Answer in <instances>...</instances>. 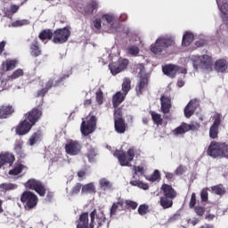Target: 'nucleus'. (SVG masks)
<instances>
[{
    "mask_svg": "<svg viewBox=\"0 0 228 228\" xmlns=\"http://www.w3.org/2000/svg\"><path fill=\"white\" fill-rule=\"evenodd\" d=\"M81 191V183H77L70 191V195H77Z\"/></svg>",
    "mask_w": 228,
    "mask_h": 228,
    "instance_id": "nucleus-54",
    "label": "nucleus"
},
{
    "mask_svg": "<svg viewBox=\"0 0 228 228\" xmlns=\"http://www.w3.org/2000/svg\"><path fill=\"white\" fill-rule=\"evenodd\" d=\"M127 65H129V61L127 59H119L118 63L112 62L109 67L112 76H117V74H120L122 70H125V69L127 68Z\"/></svg>",
    "mask_w": 228,
    "mask_h": 228,
    "instance_id": "nucleus-11",
    "label": "nucleus"
},
{
    "mask_svg": "<svg viewBox=\"0 0 228 228\" xmlns=\"http://www.w3.org/2000/svg\"><path fill=\"white\" fill-rule=\"evenodd\" d=\"M102 20L107 22V24H111L115 21V15L113 13H106L102 16Z\"/></svg>",
    "mask_w": 228,
    "mask_h": 228,
    "instance_id": "nucleus-47",
    "label": "nucleus"
},
{
    "mask_svg": "<svg viewBox=\"0 0 228 228\" xmlns=\"http://www.w3.org/2000/svg\"><path fill=\"white\" fill-rule=\"evenodd\" d=\"M228 69V62L225 59H219L215 63V70L224 73Z\"/></svg>",
    "mask_w": 228,
    "mask_h": 228,
    "instance_id": "nucleus-26",
    "label": "nucleus"
},
{
    "mask_svg": "<svg viewBox=\"0 0 228 228\" xmlns=\"http://www.w3.org/2000/svg\"><path fill=\"white\" fill-rule=\"evenodd\" d=\"M53 31H51V30H43L39 34V38L43 42H44V40H51V38H53Z\"/></svg>",
    "mask_w": 228,
    "mask_h": 228,
    "instance_id": "nucleus-41",
    "label": "nucleus"
},
{
    "mask_svg": "<svg viewBox=\"0 0 228 228\" xmlns=\"http://www.w3.org/2000/svg\"><path fill=\"white\" fill-rule=\"evenodd\" d=\"M195 45L197 47H204V45H206V41L204 39H199L195 42Z\"/></svg>",
    "mask_w": 228,
    "mask_h": 228,
    "instance_id": "nucleus-64",
    "label": "nucleus"
},
{
    "mask_svg": "<svg viewBox=\"0 0 228 228\" xmlns=\"http://www.w3.org/2000/svg\"><path fill=\"white\" fill-rule=\"evenodd\" d=\"M81 192L85 195L96 193L95 185L94 184V183H87L82 187Z\"/></svg>",
    "mask_w": 228,
    "mask_h": 228,
    "instance_id": "nucleus-34",
    "label": "nucleus"
},
{
    "mask_svg": "<svg viewBox=\"0 0 228 228\" xmlns=\"http://www.w3.org/2000/svg\"><path fill=\"white\" fill-rule=\"evenodd\" d=\"M125 204H126L128 208H131V209H136V208H138V203L133 200H127L125 201Z\"/></svg>",
    "mask_w": 228,
    "mask_h": 228,
    "instance_id": "nucleus-56",
    "label": "nucleus"
},
{
    "mask_svg": "<svg viewBox=\"0 0 228 228\" xmlns=\"http://www.w3.org/2000/svg\"><path fill=\"white\" fill-rule=\"evenodd\" d=\"M97 156V151H95V149L91 148L87 152V158L90 161V163H94L95 161L94 158Z\"/></svg>",
    "mask_w": 228,
    "mask_h": 228,
    "instance_id": "nucleus-49",
    "label": "nucleus"
},
{
    "mask_svg": "<svg viewBox=\"0 0 228 228\" xmlns=\"http://www.w3.org/2000/svg\"><path fill=\"white\" fill-rule=\"evenodd\" d=\"M159 205L163 209H170L174 206V199L162 196L160 197Z\"/></svg>",
    "mask_w": 228,
    "mask_h": 228,
    "instance_id": "nucleus-31",
    "label": "nucleus"
},
{
    "mask_svg": "<svg viewBox=\"0 0 228 228\" xmlns=\"http://www.w3.org/2000/svg\"><path fill=\"white\" fill-rule=\"evenodd\" d=\"M70 37V30L67 28L57 29L53 32V44H65Z\"/></svg>",
    "mask_w": 228,
    "mask_h": 228,
    "instance_id": "nucleus-9",
    "label": "nucleus"
},
{
    "mask_svg": "<svg viewBox=\"0 0 228 228\" xmlns=\"http://www.w3.org/2000/svg\"><path fill=\"white\" fill-rule=\"evenodd\" d=\"M42 117V110L34 108L28 111L26 115L25 120L21 121L16 127V134L20 136L28 134L31 131V127L38 122V119Z\"/></svg>",
    "mask_w": 228,
    "mask_h": 228,
    "instance_id": "nucleus-3",
    "label": "nucleus"
},
{
    "mask_svg": "<svg viewBox=\"0 0 228 228\" xmlns=\"http://www.w3.org/2000/svg\"><path fill=\"white\" fill-rule=\"evenodd\" d=\"M195 204H197V196L195 195V192L191 194V200L189 203L190 208H194Z\"/></svg>",
    "mask_w": 228,
    "mask_h": 228,
    "instance_id": "nucleus-58",
    "label": "nucleus"
},
{
    "mask_svg": "<svg viewBox=\"0 0 228 228\" xmlns=\"http://www.w3.org/2000/svg\"><path fill=\"white\" fill-rule=\"evenodd\" d=\"M112 58L113 57L111 56V52L106 50L102 54V56L101 57V59L99 60V61L100 63H102V65H106L110 63V61H111Z\"/></svg>",
    "mask_w": 228,
    "mask_h": 228,
    "instance_id": "nucleus-35",
    "label": "nucleus"
},
{
    "mask_svg": "<svg viewBox=\"0 0 228 228\" xmlns=\"http://www.w3.org/2000/svg\"><path fill=\"white\" fill-rule=\"evenodd\" d=\"M104 97L102 96V91L99 90L96 92V102L98 104H102Z\"/></svg>",
    "mask_w": 228,
    "mask_h": 228,
    "instance_id": "nucleus-55",
    "label": "nucleus"
},
{
    "mask_svg": "<svg viewBox=\"0 0 228 228\" xmlns=\"http://www.w3.org/2000/svg\"><path fill=\"white\" fill-rule=\"evenodd\" d=\"M17 65H19V61L9 59L2 63V70H4V72H9L10 70H13Z\"/></svg>",
    "mask_w": 228,
    "mask_h": 228,
    "instance_id": "nucleus-25",
    "label": "nucleus"
},
{
    "mask_svg": "<svg viewBox=\"0 0 228 228\" xmlns=\"http://www.w3.org/2000/svg\"><path fill=\"white\" fill-rule=\"evenodd\" d=\"M186 167L180 166L176 168V170L175 171V173L176 174V175H183V172H185Z\"/></svg>",
    "mask_w": 228,
    "mask_h": 228,
    "instance_id": "nucleus-60",
    "label": "nucleus"
},
{
    "mask_svg": "<svg viewBox=\"0 0 228 228\" xmlns=\"http://www.w3.org/2000/svg\"><path fill=\"white\" fill-rule=\"evenodd\" d=\"M15 161V156L10 152L0 154V168L2 167H12Z\"/></svg>",
    "mask_w": 228,
    "mask_h": 228,
    "instance_id": "nucleus-16",
    "label": "nucleus"
},
{
    "mask_svg": "<svg viewBox=\"0 0 228 228\" xmlns=\"http://www.w3.org/2000/svg\"><path fill=\"white\" fill-rule=\"evenodd\" d=\"M181 76H180V78L178 79L177 81V86L179 88H183V86H184V77H183V73H180Z\"/></svg>",
    "mask_w": 228,
    "mask_h": 228,
    "instance_id": "nucleus-62",
    "label": "nucleus"
},
{
    "mask_svg": "<svg viewBox=\"0 0 228 228\" xmlns=\"http://www.w3.org/2000/svg\"><path fill=\"white\" fill-rule=\"evenodd\" d=\"M15 110L12 106L10 105H3L0 106V118H8L12 113Z\"/></svg>",
    "mask_w": 228,
    "mask_h": 228,
    "instance_id": "nucleus-27",
    "label": "nucleus"
},
{
    "mask_svg": "<svg viewBox=\"0 0 228 228\" xmlns=\"http://www.w3.org/2000/svg\"><path fill=\"white\" fill-rule=\"evenodd\" d=\"M152 120L156 126H162L163 125V118H161V114H159L158 112L152 111L151 113Z\"/></svg>",
    "mask_w": 228,
    "mask_h": 228,
    "instance_id": "nucleus-40",
    "label": "nucleus"
},
{
    "mask_svg": "<svg viewBox=\"0 0 228 228\" xmlns=\"http://www.w3.org/2000/svg\"><path fill=\"white\" fill-rule=\"evenodd\" d=\"M20 200L26 211L35 209L38 204V197H37V195L31 191H24L21 194Z\"/></svg>",
    "mask_w": 228,
    "mask_h": 228,
    "instance_id": "nucleus-5",
    "label": "nucleus"
},
{
    "mask_svg": "<svg viewBox=\"0 0 228 228\" xmlns=\"http://www.w3.org/2000/svg\"><path fill=\"white\" fill-rule=\"evenodd\" d=\"M195 38V36H193V33L186 31L183 35L182 38V45L183 47H188L191 42H193Z\"/></svg>",
    "mask_w": 228,
    "mask_h": 228,
    "instance_id": "nucleus-29",
    "label": "nucleus"
},
{
    "mask_svg": "<svg viewBox=\"0 0 228 228\" xmlns=\"http://www.w3.org/2000/svg\"><path fill=\"white\" fill-rule=\"evenodd\" d=\"M139 74L138 76L140 77V81L135 88L137 94L140 95L142 92L145 89V86H147V78L143 77V66H139Z\"/></svg>",
    "mask_w": 228,
    "mask_h": 228,
    "instance_id": "nucleus-17",
    "label": "nucleus"
},
{
    "mask_svg": "<svg viewBox=\"0 0 228 228\" xmlns=\"http://www.w3.org/2000/svg\"><path fill=\"white\" fill-rule=\"evenodd\" d=\"M114 127L115 131H117L119 134H123L126 133V122L122 118V114L120 110H115L114 112Z\"/></svg>",
    "mask_w": 228,
    "mask_h": 228,
    "instance_id": "nucleus-12",
    "label": "nucleus"
},
{
    "mask_svg": "<svg viewBox=\"0 0 228 228\" xmlns=\"http://www.w3.org/2000/svg\"><path fill=\"white\" fill-rule=\"evenodd\" d=\"M175 47H177L175 36L164 35L159 37L154 44L150 45V51L156 56H167L171 54Z\"/></svg>",
    "mask_w": 228,
    "mask_h": 228,
    "instance_id": "nucleus-1",
    "label": "nucleus"
},
{
    "mask_svg": "<svg viewBox=\"0 0 228 228\" xmlns=\"http://www.w3.org/2000/svg\"><path fill=\"white\" fill-rule=\"evenodd\" d=\"M97 127V118L95 116H91L87 121L83 120L80 131L84 136H88V134H92L95 128Z\"/></svg>",
    "mask_w": 228,
    "mask_h": 228,
    "instance_id": "nucleus-7",
    "label": "nucleus"
},
{
    "mask_svg": "<svg viewBox=\"0 0 228 228\" xmlns=\"http://www.w3.org/2000/svg\"><path fill=\"white\" fill-rule=\"evenodd\" d=\"M159 177H160L159 171L155 170L151 176H148L147 179H148V181L154 183V182L158 181L159 179Z\"/></svg>",
    "mask_w": 228,
    "mask_h": 228,
    "instance_id": "nucleus-51",
    "label": "nucleus"
},
{
    "mask_svg": "<svg viewBox=\"0 0 228 228\" xmlns=\"http://www.w3.org/2000/svg\"><path fill=\"white\" fill-rule=\"evenodd\" d=\"M129 90H131V80L129 78H125L122 84V92L127 95Z\"/></svg>",
    "mask_w": 228,
    "mask_h": 228,
    "instance_id": "nucleus-44",
    "label": "nucleus"
},
{
    "mask_svg": "<svg viewBox=\"0 0 228 228\" xmlns=\"http://www.w3.org/2000/svg\"><path fill=\"white\" fill-rule=\"evenodd\" d=\"M126 54L136 57L138 54H140V48L136 45H129L126 48Z\"/></svg>",
    "mask_w": 228,
    "mask_h": 228,
    "instance_id": "nucleus-37",
    "label": "nucleus"
},
{
    "mask_svg": "<svg viewBox=\"0 0 228 228\" xmlns=\"http://www.w3.org/2000/svg\"><path fill=\"white\" fill-rule=\"evenodd\" d=\"M200 198L203 202H207L208 200V189H203L200 192Z\"/></svg>",
    "mask_w": 228,
    "mask_h": 228,
    "instance_id": "nucleus-59",
    "label": "nucleus"
},
{
    "mask_svg": "<svg viewBox=\"0 0 228 228\" xmlns=\"http://www.w3.org/2000/svg\"><path fill=\"white\" fill-rule=\"evenodd\" d=\"M195 213H196L199 216H202V215H204V208H202V207H196V208H195Z\"/></svg>",
    "mask_w": 228,
    "mask_h": 228,
    "instance_id": "nucleus-63",
    "label": "nucleus"
},
{
    "mask_svg": "<svg viewBox=\"0 0 228 228\" xmlns=\"http://www.w3.org/2000/svg\"><path fill=\"white\" fill-rule=\"evenodd\" d=\"M17 188H19L17 183H5L0 184V190L2 191H12V190H17Z\"/></svg>",
    "mask_w": 228,
    "mask_h": 228,
    "instance_id": "nucleus-36",
    "label": "nucleus"
},
{
    "mask_svg": "<svg viewBox=\"0 0 228 228\" xmlns=\"http://www.w3.org/2000/svg\"><path fill=\"white\" fill-rule=\"evenodd\" d=\"M207 153L211 158H220L221 153V142H211Z\"/></svg>",
    "mask_w": 228,
    "mask_h": 228,
    "instance_id": "nucleus-15",
    "label": "nucleus"
},
{
    "mask_svg": "<svg viewBox=\"0 0 228 228\" xmlns=\"http://www.w3.org/2000/svg\"><path fill=\"white\" fill-rule=\"evenodd\" d=\"M113 156L118 159L121 167H131V161L134 159L135 151L133 149H129L127 152L116 151Z\"/></svg>",
    "mask_w": 228,
    "mask_h": 228,
    "instance_id": "nucleus-6",
    "label": "nucleus"
},
{
    "mask_svg": "<svg viewBox=\"0 0 228 228\" xmlns=\"http://www.w3.org/2000/svg\"><path fill=\"white\" fill-rule=\"evenodd\" d=\"M81 142L77 141H69L65 145V151L69 156H77L81 153Z\"/></svg>",
    "mask_w": 228,
    "mask_h": 228,
    "instance_id": "nucleus-13",
    "label": "nucleus"
},
{
    "mask_svg": "<svg viewBox=\"0 0 228 228\" xmlns=\"http://www.w3.org/2000/svg\"><path fill=\"white\" fill-rule=\"evenodd\" d=\"M124 204L125 201L122 199H118V201L114 202L110 210V217L115 216L118 211H124V209H126Z\"/></svg>",
    "mask_w": 228,
    "mask_h": 228,
    "instance_id": "nucleus-19",
    "label": "nucleus"
},
{
    "mask_svg": "<svg viewBox=\"0 0 228 228\" xmlns=\"http://www.w3.org/2000/svg\"><path fill=\"white\" fill-rule=\"evenodd\" d=\"M30 54L31 56H35V58L40 56L42 54V50L38 45V41L34 40L30 45Z\"/></svg>",
    "mask_w": 228,
    "mask_h": 228,
    "instance_id": "nucleus-32",
    "label": "nucleus"
},
{
    "mask_svg": "<svg viewBox=\"0 0 228 228\" xmlns=\"http://www.w3.org/2000/svg\"><path fill=\"white\" fill-rule=\"evenodd\" d=\"M190 129H191V126L190 125L183 123L180 126L176 127L173 131V134H175V136H179L181 134H184V133H188Z\"/></svg>",
    "mask_w": 228,
    "mask_h": 228,
    "instance_id": "nucleus-30",
    "label": "nucleus"
},
{
    "mask_svg": "<svg viewBox=\"0 0 228 228\" xmlns=\"http://www.w3.org/2000/svg\"><path fill=\"white\" fill-rule=\"evenodd\" d=\"M95 29H101L102 28V20L101 18H96L93 20Z\"/></svg>",
    "mask_w": 228,
    "mask_h": 228,
    "instance_id": "nucleus-52",
    "label": "nucleus"
},
{
    "mask_svg": "<svg viewBox=\"0 0 228 228\" xmlns=\"http://www.w3.org/2000/svg\"><path fill=\"white\" fill-rule=\"evenodd\" d=\"M24 186L28 190H35L40 197L45 196V187L41 183L40 181L37 179H29L27 183H24Z\"/></svg>",
    "mask_w": 228,
    "mask_h": 228,
    "instance_id": "nucleus-10",
    "label": "nucleus"
},
{
    "mask_svg": "<svg viewBox=\"0 0 228 228\" xmlns=\"http://www.w3.org/2000/svg\"><path fill=\"white\" fill-rule=\"evenodd\" d=\"M126 95L127 94H126L125 93H122V92L116 93L112 98V102H113L114 108H118V106H120V104H122V102H124V99H126Z\"/></svg>",
    "mask_w": 228,
    "mask_h": 228,
    "instance_id": "nucleus-28",
    "label": "nucleus"
},
{
    "mask_svg": "<svg viewBox=\"0 0 228 228\" xmlns=\"http://www.w3.org/2000/svg\"><path fill=\"white\" fill-rule=\"evenodd\" d=\"M130 184H132V186H137V188H140L141 190H149V184L141 181H132L130 182Z\"/></svg>",
    "mask_w": 228,
    "mask_h": 228,
    "instance_id": "nucleus-46",
    "label": "nucleus"
},
{
    "mask_svg": "<svg viewBox=\"0 0 228 228\" xmlns=\"http://www.w3.org/2000/svg\"><path fill=\"white\" fill-rule=\"evenodd\" d=\"M24 170V166L22 164L17 165L15 167L9 171V175H19Z\"/></svg>",
    "mask_w": 228,
    "mask_h": 228,
    "instance_id": "nucleus-42",
    "label": "nucleus"
},
{
    "mask_svg": "<svg viewBox=\"0 0 228 228\" xmlns=\"http://www.w3.org/2000/svg\"><path fill=\"white\" fill-rule=\"evenodd\" d=\"M8 83V79H2L0 82V92H3V90H6L8 88L6 86V84Z\"/></svg>",
    "mask_w": 228,
    "mask_h": 228,
    "instance_id": "nucleus-61",
    "label": "nucleus"
},
{
    "mask_svg": "<svg viewBox=\"0 0 228 228\" xmlns=\"http://www.w3.org/2000/svg\"><path fill=\"white\" fill-rule=\"evenodd\" d=\"M191 61L196 70H199V69H202V70H211V67H213V59L208 54L201 56L191 55Z\"/></svg>",
    "mask_w": 228,
    "mask_h": 228,
    "instance_id": "nucleus-4",
    "label": "nucleus"
},
{
    "mask_svg": "<svg viewBox=\"0 0 228 228\" xmlns=\"http://www.w3.org/2000/svg\"><path fill=\"white\" fill-rule=\"evenodd\" d=\"M220 158H228V144L221 142V154Z\"/></svg>",
    "mask_w": 228,
    "mask_h": 228,
    "instance_id": "nucleus-48",
    "label": "nucleus"
},
{
    "mask_svg": "<svg viewBox=\"0 0 228 228\" xmlns=\"http://www.w3.org/2000/svg\"><path fill=\"white\" fill-rule=\"evenodd\" d=\"M162 72L168 77H175L177 74H183V77L186 75V69L181 68L174 64H166L162 67Z\"/></svg>",
    "mask_w": 228,
    "mask_h": 228,
    "instance_id": "nucleus-8",
    "label": "nucleus"
},
{
    "mask_svg": "<svg viewBox=\"0 0 228 228\" xmlns=\"http://www.w3.org/2000/svg\"><path fill=\"white\" fill-rule=\"evenodd\" d=\"M14 151L20 158H26V153H24V150H22V141L16 140L14 143Z\"/></svg>",
    "mask_w": 228,
    "mask_h": 228,
    "instance_id": "nucleus-33",
    "label": "nucleus"
},
{
    "mask_svg": "<svg viewBox=\"0 0 228 228\" xmlns=\"http://www.w3.org/2000/svg\"><path fill=\"white\" fill-rule=\"evenodd\" d=\"M161 191H163V197L173 200L177 197V191H175V190H174L169 184H162Z\"/></svg>",
    "mask_w": 228,
    "mask_h": 228,
    "instance_id": "nucleus-20",
    "label": "nucleus"
},
{
    "mask_svg": "<svg viewBox=\"0 0 228 228\" xmlns=\"http://www.w3.org/2000/svg\"><path fill=\"white\" fill-rule=\"evenodd\" d=\"M52 86H54V80L50 79V80H48L45 88H43V89L37 91V97H40L39 106H42V104L44 102V95H45V94H47V90L49 88H51Z\"/></svg>",
    "mask_w": 228,
    "mask_h": 228,
    "instance_id": "nucleus-24",
    "label": "nucleus"
},
{
    "mask_svg": "<svg viewBox=\"0 0 228 228\" xmlns=\"http://www.w3.org/2000/svg\"><path fill=\"white\" fill-rule=\"evenodd\" d=\"M42 138H44V134L42 133V131L37 130L30 136L28 143V145H30V147H33V145L40 143V142H42Z\"/></svg>",
    "mask_w": 228,
    "mask_h": 228,
    "instance_id": "nucleus-22",
    "label": "nucleus"
},
{
    "mask_svg": "<svg viewBox=\"0 0 228 228\" xmlns=\"http://www.w3.org/2000/svg\"><path fill=\"white\" fill-rule=\"evenodd\" d=\"M118 29V23L112 21L111 23H109L107 28H104L105 33H117Z\"/></svg>",
    "mask_w": 228,
    "mask_h": 228,
    "instance_id": "nucleus-38",
    "label": "nucleus"
},
{
    "mask_svg": "<svg viewBox=\"0 0 228 228\" xmlns=\"http://www.w3.org/2000/svg\"><path fill=\"white\" fill-rule=\"evenodd\" d=\"M89 6H91V9H86V13L87 15H90V14L94 13V11L97 10L99 8V2H97V1H91L89 3Z\"/></svg>",
    "mask_w": 228,
    "mask_h": 228,
    "instance_id": "nucleus-45",
    "label": "nucleus"
},
{
    "mask_svg": "<svg viewBox=\"0 0 228 228\" xmlns=\"http://www.w3.org/2000/svg\"><path fill=\"white\" fill-rule=\"evenodd\" d=\"M99 186L102 191H113V190H115L113 183H111L108 178H101L99 180Z\"/></svg>",
    "mask_w": 228,
    "mask_h": 228,
    "instance_id": "nucleus-21",
    "label": "nucleus"
},
{
    "mask_svg": "<svg viewBox=\"0 0 228 228\" xmlns=\"http://www.w3.org/2000/svg\"><path fill=\"white\" fill-rule=\"evenodd\" d=\"M134 170L135 174H140V175H143V174H145V168L143 167V165L134 166Z\"/></svg>",
    "mask_w": 228,
    "mask_h": 228,
    "instance_id": "nucleus-53",
    "label": "nucleus"
},
{
    "mask_svg": "<svg viewBox=\"0 0 228 228\" xmlns=\"http://www.w3.org/2000/svg\"><path fill=\"white\" fill-rule=\"evenodd\" d=\"M28 24H29V21H28V20H20L12 22V28H19L20 26H26Z\"/></svg>",
    "mask_w": 228,
    "mask_h": 228,
    "instance_id": "nucleus-50",
    "label": "nucleus"
},
{
    "mask_svg": "<svg viewBox=\"0 0 228 228\" xmlns=\"http://www.w3.org/2000/svg\"><path fill=\"white\" fill-rule=\"evenodd\" d=\"M24 76V70L22 69H18L12 72L11 76L8 77V81H13V79H19Z\"/></svg>",
    "mask_w": 228,
    "mask_h": 228,
    "instance_id": "nucleus-39",
    "label": "nucleus"
},
{
    "mask_svg": "<svg viewBox=\"0 0 228 228\" xmlns=\"http://www.w3.org/2000/svg\"><path fill=\"white\" fill-rule=\"evenodd\" d=\"M197 108H199V101L191 100L184 109V115L186 118H190V117L197 111Z\"/></svg>",
    "mask_w": 228,
    "mask_h": 228,
    "instance_id": "nucleus-18",
    "label": "nucleus"
},
{
    "mask_svg": "<svg viewBox=\"0 0 228 228\" xmlns=\"http://www.w3.org/2000/svg\"><path fill=\"white\" fill-rule=\"evenodd\" d=\"M211 190L216 195H224L225 193V188L222 184L212 186Z\"/></svg>",
    "mask_w": 228,
    "mask_h": 228,
    "instance_id": "nucleus-43",
    "label": "nucleus"
},
{
    "mask_svg": "<svg viewBox=\"0 0 228 228\" xmlns=\"http://www.w3.org/2000/svg\"><path fill=\"white\" fill-rule=\"evenodd\" d=\"M160 102H161V110L162 112L167 114L170 111V108H172V102L171 100L168 96H161L160 98Z\"/></svg>",
    "mask_w": 228,
    "mask_h": 228,
    "instance_id": "nucleus-23",
    "label": "nucleus"
},
{
    "mask_svg": "<svg viewBox=\"0 0 228 228\" xmlns=\"http://www.w3.org/2000/svg\"><path fill=\"white\" fill-rule=\"evenodd\" d=\"M147 209H148V207L146 205H141L138 208L139 215H142V216H143V215H147Z\"/></svg>",
    "mask_w": 228,
    "mask_h": 228,
    "instance_id": "nucleus-57",
    "label": "nucleus"
},
{
    "mask_svg": "<svg viewBox=\"0 0 228 228\" xmlns=\"http://www.w3.org/2000/svg\"><path fill=\"white\" fill-rule=\"evenodd\" d=\"M222 124V114L216 113L214 116V123L209 129V136L212 140L218 138V127Z\"/></svg>",
    "mask_w": 228,
    "mask_h": 228,
    "instance_id": "nucleus-14",
    "label": "nucleus"
},
{
    "mask_svg": "<svg viewBox=\"0 0 228 228\" xmlns=\"http://www.w3.org/2000/svg\"><path fill=\"white\" fill-rule=\"evenodd\" d=\"M106 224L107 227H110V222L106 220L104 212L94 209L90 213V222L87 212L80 215L77 228H101Z\"/></svg>",
    "mask_w": 228,
    "mask_h": 228,
    "instance_id": "nucleus-2",
    "label": "nucleus"
}]
</instances>
